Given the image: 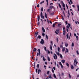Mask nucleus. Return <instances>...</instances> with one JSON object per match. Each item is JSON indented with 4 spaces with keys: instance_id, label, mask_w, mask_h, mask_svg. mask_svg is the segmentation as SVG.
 Wrapping results in <instances>:
<instances>
[{
    "instance_id": "11",
    "label": "nucleus",
    "mask_w": 79,
    "mask_h": 79,
    "mask_svg": "<svg viewBox=\"0 0 79 79\" xmlns=\"http://www.w3.org/2000/svg\"><path fill=\"white\" fill-rule=\"evenodd\" d=\"M40 72H41V70H40V69H39L38 70V74H40Z\"/></svg>"
},
{
    "instance_id": "21",
    "label": "nucleus",
    "mask_w": 79,
    "mask_h": 79,
    "mask_svg": "<svg viewBox=\"0 0 79 79\" xmlns=\"http://www.w3.org/2000/svg\"><path fill=\"white\" fill-rule=\"evenodd\" d=\"M59 6L60 8H61V10H62V9H61V5H60V4L59 3Z\"/></svg>"
},
{
    "instance_id": "1",
    "label": "nucleus",
    "mask_w": 79,
    "mask_h": 79,
    "mask_svg": "<svg viewBox=\"0 0 79 79\" xmlns=\"http://www.w3.org/2000/svg\"><path fill=\"white\" fill-rule=\"evenodd\" d=\"M78 63V62L77 61V60H76V58H75L74 60V64H73V65L74 66H76V65L77 64V63Z\"/></svg>"
},
{
    "instance_id": "37",
    "label": "nucleus",
    "mask_w": 79,
    "mask_h": 79,
    "mask_svg": "<svg viewBox=\"0 0 79 79\" xmlns=\"http://www.w3.org/2000/svg\"><path fill=\"white\" fill-rule=\"evenodd\" d=\"M68 14L69 16H70V13H69V10H68Z\"/></svg>"
},
{
    "instance_id": "24",
    "label": "nucleus",
    "mask_w": 79,
    "mask_h": 79,
    "mask_svg": "<svg viewBox=\"0 0 79 79\" xmlns=\"http://www.w3.org/2000/svg\"><path fill=\"white\" fill-rule=\"evenodd\" d=\"M74 43L73 42L72 43V47H74Z\"/></svg>"
},
{
    "instance_id": "28",
    "label": "nucleus",
    "mask_w": 79,
    "mask_h": 79,
    "mask_svg": "<svg viewBox=\"0 0 79 79\" xmlns=\"http://www.w3.org/2000/svg\"><path fill=\"white\" fill-rule=\"evenodd\" d=\"M65 47H67L68 45V43H65Z\"/></svg>"
},
{
    "instance_id": "7",
    "label": "nucleus",
    "mask_w": 79,
    "mask_h": 79,
    "mask_svg": "<svg viewBox=\"0 0 79 79\" xmlns=\"http://www.w3.org/2000/svg\"><path fill=\"white\" fill-rule=\"evenodd\" d=\"M55 32L56 34H58V33H59V30H56V31H55Z\"/></svg>"
},
{
    "instance_id": "38",
    "label": "nucleus",
    "mask_w": 79,
    "mask_h": 79,
    "mask_svg": "<svg viewBox=\"0 0 79 79\" xmlns=\"http://www.w3.org/2000/svg\"><path fill=\"white\" fill-rule=\"evenodd\" d=\"M59 63L60 65H62V64H61V62H59Z\"/></svg>"
},
{
    "instance_id": "51",
    "label": "nucleus",
    "mask_w": 79,
    "mask_h": 79,
    "mask_svg": "<svg viewBox=\"0 0 79 79\" xmlns=\"http://www.w3.org/2000/svg\"><path fill=\"white\" fill-rule=\"evenodd\" d=\"M52 71L53 73H54V70H53V69H52Z\"/></svg>"
},
{
    "instance_id": "33",
    "label": "nucleus",
    "mask_w": 79,
    "mask_h": 79,
    "mask_svg": "<svg viewBox=\"0 0 79 79\" xmlns=\"http://www.w3.org/2000/svg\"><path fill=\"white\" fill-rule=\"evenodd\" d=\"M50 48L51 50H52V45H50Z\"/></svg>"
},
{
    "instance_id": "5",
    "label": "nucleus",
    "mask_w": 79,
    "mask_h": 79,
    "mask_svg": "<svg viewBox=\"0 0 79 79\" xmlns=\"http://www.w3.org/2000/svg\"><path fill=\"white\" fill-rule=\"evenodd\" d=\"M53 57L54 60H56V58L57 59V56L55 54H54V56H53Z\"/></svg>"
},
{
    "instance_id": "2",
    "label": "nucleus",
    "mask_w": 79,
    "mask_h": 79,
    "mask_svg": "<svg viewBox=\"0 0 79 79\" xmlns=\"http://www.w3.org/2000/svg\"><path fill=\"white\" fill-rule=\"evenodd\" d=\"M38 51L39 52H37V56H39V55L40 56V49H39L38 50Z\"/></svg>"
},
{
    "instance_id": "55",
    "label": "nucleus",
    "mask_w": 79,
    "mask_h": 79,
    "mask_svg": "<svg viewBox=\"0 0 79 79\" xmlns=\"http://www.w3.org/2000/svg\"><path fill=\"white\" fill-rule=\"evenodd\" d=\"M50 73V71H48L47 72V74H49Z\"/></svg>"
},
{
    "instance_id": "22",
    "label": "nucleus",
    "mask_w": 79,
    "mask_h": 79,
    "mask_svg": "<svg viewBox=\"0 0 79 79\" xmlns=\"http://www.w3.org/2000/svg\"><path fill=\"white\" fill-rule=\"evenodd\" d=\"M38 38L39 39H41V36L40 35H39L38 37Z\"/></svg>"
},
{
    "instance_id": "58",
    "label": "nucleus",
    "mask_w": 79,
    "mask_h": 79,
    "mask_svg": "<svg viewBox=\"0 0 79 79\" xmlns=\"http://www.w3.org/2000/svg\"><path fill=\"white\" fill-rule=\"evenodd\" d=\"M38 70V69H36V73H37V70Z\"/></svg>"
},
{
    "instance_id": "40",
    "label": "nucleus",
    "mask_w": 79,
    "mask_h": 79,
    "mask_svg": "<svg viewBox=\"0 0 79 79\" xmlns=\"http://www.w3.org/2000/svg\"><path fill=\"white\" fill-rule=\"evenodd\" d=\"M62 6L64 7H65V4H62Z\"/></svg>"
},
{
    "instance_id": "12",
    "label": "nucleus",
    "mask_w": 79,
    "mask_h": 79,
    "mask_svg": "<svg viewBox=\"0 0 79 79\" xmlns=\"http://www.w3.org/2000/svg\"><path fill=\"white\" fill-rule=\"evenodd\" d=\"M50 15H51V16H53V15H55V13H50Z\"/></svg>"
},
{
    "instance_id": "57",
    "label": "nucleus",
    "mask_w": 79,
    "mask_h": 79,
    "mask_svg": "<svg viewBox=\"0 0 79 79\" xmlns=\"http://www.w3.org/2000/svg\"><path fill=\"white\" fill-rule=\"evenodd\" d=\"M53 69H54V70L55 71L56 69H55V67H53Z\"/></svg>"
},
{
    "instance_id": "13",
    "label": "nucleus",
    "mask_w": 79,
    "mask_h": 79,
    "mask_svg": "<svg viewBox=\"0 0 79 79\" xmlns=\"http://www.w3.org/2000/svg\"><path fill=\"white\" fill-rule=\"evenodd\" d=\"M66 34V31L64 30H63V34L64 35H65V34Z\"/></svg>"
},
{
    "instance_id": "61",
    "label": "nucleus",
    "mask_w": 79,
    "mask_h": 79,
    "mask_svg": "<svg viewBox=\"0 0 79 79\" xmlns=\"http://www.w3.org/2000/svg\"><path fill=\"white\" fill-rule=\"evenodd\" d=\"M63 30H64H64H65V27H63Z\"/></svg>"
},
{
    "instance_id": "3",
    "label": "nucleus",
    "mask_w": 79,
    "mask_h": 79,
    "mask_svg": "<svg viewBox=\"0 0 79 79\" xmlns=\"http://www.w3.org/2000/svg\"><path fill=\"white\" fill-rule=\"evenodd\" d=\"M45 43V42L44 41V39H41V41L40 42V43L41 44H44V43Z\"/></svg>"
},
{
    "instance_id": "64",
    "label": "nucleus",
    "mask_w": 79,
    "mask_h": 79,
    "mask_svg": "<svg viewBox=\"0 0 79 79\" xmlns=\"http://www.w3.org/2000/svg\"><path fill=\"white\" fill-rule=\"evenodd\" d=\"M44 48L45 51H46V47H45Z\"/></svg>"
},
{
    "instance_id": "23",
    "label": "nucleus",
    "mask_w": 79,
    "mask_h": 79,
    "mask_svg": "<svg viewBox=\"0 0 79 79\" xmlns=\"http://www.w3.org/2000/svg\"><path fill=\"white\" fill-rule=\"evenodd\" d=\"M43 60L44 61H45L46 60V59L44 58V56H43Z\"/></svg>"
},
{
    "instance_id": "48",
    "label": "nucleus",
    "mask_w": 79,
    "mask_h": 79,
    "mask_svg": "<svg viewBox=\"0 0 79 79\" xmlns=\"http://www.w3.org/2000/svg\"><path fill=\"white\" fill-rule=\"evenodd\" d=\"M37 7H38V8H39V7H40V6L39 5V4H38L37 5Z\"/></svg>"
},
{
    "instance_id": "29",
    "label": "nucleus",
    "mask_w": 79,
    "mask_h": 79,
    "mask_svg": "<svg viewBox=\"0 0 79 79\" xmlns=\"http://www.w3.org/2000/svg\"><path fill=\"white\" fill-rule=\"evenodd\" d=\"M67 39H68L69 38V36L68 35V34H67L66 35Z\"/></svg>"
},
{
    "instance_id": "9",
    "label": "nucleus",
    "mask_w": 79,
    "mask_h": 79,
    "mask_svg": "<svg viewBox=\"0 0 79 79\" xmlns=\"http://www.w3.org/2000/svg\"><path fill=\"white\" fill-rule=\"evenodd\" d=\"M42 30L44 32H45V30L44 29V28L43 27H42Z\"/></svg>"
},
{
    "instance_id": "39",
    "label": "nucleus",
    "mask_w": 79,
    "mask_h": 79,
    "mask_svg": "<svg viewBox=\"0 0 79 79\" xmlns=\"http://www.w3.org/2000/svg\"><path fill=\"white\" fill-rule=\"evenodd\" d=\"M42 35L44 37V36H45V33H43L42 34Z\"/></svg>"
},
{
    "instance_id": "59",
    "label": "nucleus",
    "mask_w": 79,
    "mask_h": 79,
    "mask_svg": "<svg viewBox=\"0 0 79 79\" xmlns=\"http://www.w3.org/2000/svg\"><path fill=\"white\" fill-rule=\"evenodd\" d=\"M56 40L57 42H58V38H56Z\"/></svg>"
},
{
    "instance_id": "49",
    "label": "nucleus",
    "mask_w": 79,
    "mask_h": 79,
    "mask_svg": "<svg viewBox=\"0 0 79 79\" xmlns=\"http://www.w3.org/2000/svg\"><path fill=\"white\" fill-rule=\"evenodd\" d=\"M69 26H67V28L66 29H69Z\"/></svg>"
},
{
    "instance_id": "50",
    "label": "nucleus",
    "mask_w": 79,
    "mask_h": 79,
    "mask_svg": "<svg viewBox=\"0 0 79 79\" xmlns=\"http://www.w3.org/2000/svg\"><path fill=\"white\" fill-rule=\"evenodd\" d=\"M39 64H37V68H39Z\"/></svg>"
},
{
    "instance_id": "52",
    "label": "nucleus",
    "mask_w": 79,
    "mask_h": 79,
    "mask_svg": "<svg viewBox=\"0 0 79 79\" xmlns=\"http://www.w3.org/2000/svg\"><path fill=\"white\" fill-rule=\"evenodd\" d=\"M41 11H43V7H41Z\"/></svg>"
},
{
    "instance_id": "45",
    "label": "nucleus",
    "mask_w": 79,
    "mask_h": 79,
    "mask_svg": "<svg viewBox=\"0 0 79 79\" xmlns=\"http://www.w3.org/2000/svg\"><path fill=\"white\" fill-rule=\"evenodd\" d=\"M44 77H47V74H46V73H45L44 74Z\"/></svg>"
},
{
    "instance_id": "4",
    "label": "nucleus",
    "mask_w": 79,
    "mask_h": 79,
    "mask_svg": "<svg viewBox=\"0 0 79 79\" xmlns=\"http://www.w3.org/2000/svg\"><path fill=\"white\" fill-rule=\"evenodd\" d=\"M41 17L43 19H44V16H43V13L42 12H41L40 14Z\"/></svg>"
},
{
    "instance_id": "16",
    "label": "nucleus",
    "mask_w": 79,
    "mask_h": 79,
    "mask_svg": "<svg viewBox=\"0 0 79 79\" xmlns=\"http://www.w3.org/2000/svg\"><path fill=\"white\" fill-rule=\"evenodd\" d=\"M61 61L62 63H65V60H62Z\"/></svg>"
},
{
    "instance_id": "46",
    "label": "nucleus",
    "mask_w": 79,
    "mask_h": 79,
    "mask_svg": "<svg viewBox=\"0 0 79 79\" xmlns=\"http://www.w3.org/2000/svg\"><path fill=\"white\" fill-rule=\"evenodd\" d=\"M50 9H48V10H47L48 12H50Z\"/></svg>"
},
{
    "instance_id": "47",
    "label": "nucleus",
    "mask_w": 79,
    "mask_h": 79,
    "mask_svg": "<svg viewBox=\"0 0 79 79\" xmlns=\"http://www.w3.org/2000/svg\"><path fill=\"white\" fill-rule=\"evenodd\" d=\"M66 6L67 9H69V8H68V5H67V4H66Z\"/></svg>"
},
{
    "instance_id": "32",
    "label": "nucleus",
    "mask_w": 79,
    "mask_h": 79,
    "mask_svg": "<svg viewBox=\"0 0 79 79\" xmlns=\"http://www.w3.org/2000/svg\"><path fill=\"white\" fill-rule=\"evenodd\" d=\"M56 24L55 23H54L53 25V27H55V25Z\"/></svg>"
},
{
    "instance_id": "8",
    "label": "nucleus",
    "mask_w": 79,
    "mask_h": 79,
    "mask_svg": "<svg viewBox=\"0 0 79 79\" xmlns=\"http://www.w3.org/2000/svg\"><path fill=\"white\" fill-rule=\"evenodd\" d=\"M53 8V7L52 6H50L49 7V9H50V10H52V8Z\"/></svg>"
},
{
    "instance_id": "30",
    "label": "nucleus",
    "mask_w": 79,
    "mask_h": 79,
    "mask_svg": "<svg viewBox=\"0 0 79 79\" xmlns=\"http://www.w3.org/2000/svg\"><path fill=\"white\" fill-rule=\"evenodd\" d=\"M53 76L54 77V78H56V75L55 74H53Z\"/></svg>"
},
{
    "instance_id": "10",
    "label": "nucleus",
    "mask_w": 79,
    "mask_h": 79,
    "mask_svg": "<svg viewBox=\"0 0 79 79\" xmlns=\"http://www.w3.org/2000/svg\"><path fill=\"white\" fill-rule=\"evenodd\" d=\"M37 19L38 20V21H39V20H40V15H38V17Z\"/></svg>"
},
{
    "instance_id": "25",
    "label": "nucleus",
    "mask_w": 79,
    "mask_h": 79,
    "mask_svg": "<svg viewBox=\"0 0 79 79\" xmlns=\"http://www.w3.org/2000/svg\"><path fill=\"white\" fill-rule=\"evenodd\" d=\"M47 2V5L48 6V0H46Z\"/></svg>"
},
{
    "instance_id": "17",
    "label": "nucleus",
    "mask_w": 79,
    "mask_h": 79,
    "mask_svg": "<svg viewBox=\"0 0 79 79\" xmlns=\"http://www.w3.org/2000/svg\"><path fill=\"white\" fill-rule=\"evenodd\" d=\"M66 51H65V53H66V52L68 53V49L66 48Z\"/></svg>"
},
{
    "instance_id": "60",
    "label": "nucleus",
    "mask_w": 79,
    "mask_h": 79,
    "mask_svg": "<svg viewBox=\"0 0 79 79\" xmlns=\"http://www.w3.org/2000/svg\"><path fill=\"white\" fill-rule=\"evenodd\" d=\"M65 23L67 25L68 24V22H67V21H65Z\"/></svg>"
},
{
    "instance_id": "6",
    "label": "nucleus",
    "mask_w": 79,
    "mask_h": 79,
    "mask_svg": "<svg viewBox=\"0 0 79 79\" xmlns=\"http://www.w3.org/2000/svg\"><path fill=\"white\" fill-rule=\"evenodd\" d=\"M39 34V31H38L37 32H35V37H37V35Z\"/></svg>"
},
{
    "instance_id": "43",
    "label": "nucleus",
    "mask_w": 79,
    "mask_h": 79,
    "mask_svg": "<svg viewBox=\"0 0 79 79\" xmlns=\"http://www.w3.org/2000/svg\"><path fill=\"white\" fill-rule=\"evenodd\" d=\"M49 77L50 79H52V76L51 75L49 76Z\"/></svg>"
},
{
    "instance_id": "18",
    "label": "nucleus",
    "mask_w": 79,
    "mask_h": 79,
    "mask_svg": "<svg viewBox=\"0 0 79 79\" xmlns=\"http://www.w3.org/2000/svg\"><path fill=\"white\" fill-rule=\"evenodd\" d=\"M44 15L45 16L46 18H47V14L46 13H45Z\"/></svg>"
},
{
    "instance_id": "36",
    "label": "nucleus",
    "mask_w": 79,
    "mask_h": 79,
    "mask_svg": "<svg viewBox=\"0 0 79 79\" xmlns=\"http://www.w3.org/2000/svg\"><path fill=\"white\" fill-rule=\"evenodd\" d=\"M66 64L67 66L68 67H69V64H68V63H66Z\"/></svg>"
},
{
    "instance_id": "54",
    "label": "nucleus",
    "mask_w": 79,
    "mask_h": 79,
    "mask_svg": "<svg viewBox=\"0 0 79 79\" xmlns=\"http://www.w3.org/2000/svg\"><path fill=\"white\" fill-rule=\"evenodd\" d=\"M62 20H64V18L63 17V16H62Z\"/></svg>"
},
{
    "instance_id": "63",
    "label": "nucleus",
    "mask_w": 79,
    "mask_h": 79,
    "mask_svg": "<svg viewBox=\"0 0 79 79\" xmlns=\"http://www.w3.org/2000/svg\"><path fill=\"white\" fill-rule=\"evenodd\" d=\"M66 31H67V32H68V31H69V29H66Z\"/></svg>"
},
{
    "instance_id": "19",
    "label": "nucleus",
    "mask_w": 79,
    "mask_h": 79,
    "mask_svg": "<svg viewBox=\"0 0 79 79\" xmlns=\"http://www.w3.org/2000/svg\"><path fill=\"white\" fill-rule=\"evenodd\" d=\"M57 50H58V52H60V47H58Z\"/></svg>"
},
{
    "instance_id": "27",
    "label": "nucleus",
    "mask_w": 79,
    "mask_h": 79,
    "mask_svg": "<svg viewBox=\"0 0 79 79\" xmlns=\"http://www.w3.org/2000/svg\"><path fill=\"white\" fill-rule=\"evenodd\" d=\"M60 58H63V56H62V55L61 54H60Z\"/></svg>"
},
{
    "instance_id": "26",
    "label": "nucleus",
    "mask_w": 79,
    "mask_h": 79,
    "mask_svg": "<svg viewBox=\"0 0 79 79\" xmlns=\"http://www.w3.org/2000/svg\"><path fill=\"white\" fill-rule=\"evenodd\" d=\"M36 50H37V48H34V50H33L34 52H36Z\"/></svg>"
},
{
    "instance_id": "56",
    "label": "nucleus",
    "mask_w": 79,
    "mask_h": 79,
    "mask_svg": "<svg viewBox=\"0 0 79 79\" xmlns=\"http://www.w3.org/2000/svg\"><path fill=\"white\" fill-rule=\"evenodd\" d=\"M60 48H63V45H60Z\"/></svg>"
},
{
    "instance_id": "15",
    "label": "nucleus",
    "mask_w": 79,
    "mask_h": 79,
    "mask_svg": "<svg viewBox=\"0 0 79 79\" xmlns=\"http://www.w3.org/2000/svg\"><path fill=\"white\" fill-rule=\"evenodd\" d=\"M65 48L64 47L62 48V52H64V51H65Z\"/></svg>"
},
{
    "instance_id": "42",
    "label": "nucleus",
    "mask_w": 79,
    "mask_h": 79,
    "mask_svg": "<svg viewBox=\"0 0 79 79\" xmlns=\"http://www.w3.org/2000/svg\"><path fill=\"white\" fill-rule=\"evenodd\" d=\"M76 38L77 40H78V36H76Z\"/></svg>"
},
{
    "instance_id": "62",
    "label": "nucleus",
    "mask_w": 79,
    "mask_h": 79,
    "mask_svg": "<svg viewBox=\"0 0 79 79\" xmlns=\"http://www.w3.org/2000/svg\"><path fill=\"white\" fill-rule=\"evenodd\" d=\"M57 55H58V56H60V53H59V52H57Z\"/></svg>"
},
{
    "instance_id": "41",
    "label": "nucleus",
    "mask_w": 79,
    "mask_h": 79,
    "mask_svg": "<svg viewBox=\"0 0 79 79\" xmlns=\"http://www.w3.org/2000/svg\"><path fill=\"white\" fill-rule=\"evenodd\" d=\"M68 25L69 26L70 28H71V25H70L69 24V23H68Z\"/></svg>"
},
{
    "instance_id": "35",
    "label": "nucleus",
    "mask_w": 79,
    "mask_h": 79,
    "mask_svg": "<svg viewBox=\"0 0 79 79\" xmlns=\"http://www.w3.org/2000/svg\"><path fill=\"white\" fill-rule=\"evenodd\" d=\"M69 77L70 79H71V75H70V74H69Z\"/></svg>"
},
{
    "instance_id": "14",
    "label": "nucleus",
    "mask_w": 79,
    "mask_h": 79,
    "mask_svg": "<svg viewBox=\"0 0 79 79\" xmlns=\"http://www.w3.org/2000/svg\"><path fill=\"white\" fill-rule=\"evenodd\" d=\"M61 24H58V27H61Z\"/></svg>"
},
{
    "instance_id": "44",
    "label": "nucleus",
    "mask_w": 79,
    "mask_h": 79,
    "mask_svg": "<svg viewBox=\"0 0 79 79\" xmlns=\"http://www.w3.org/2000/svg\"><path fill=\"white\" fill-rule=\"evenodd\" d=\"M43 3H44V1H42L40 3V4H42Z\"/></svg>"
},
{
    "instance_id": "20",
    "label": "nucleus",
    "mask_w": 79,
    "mask_h": 79,
    "mask_svg": "<svg viewBox=\"0 0 79 79\" xmlns=\"http://www.w3.org/2000/svg\"><path fill=\"white\" fill-rule=\"evenodd\" d=\"M71 69H74V66H73V65H71Z\"/></svg>"
},
{
    "instance_id": "31",
    "label": "nucleus",
    "mask_w": 79,
    "mask_h": 79,
    "mask_svg": "<svg viewBox=\"0 0 79 79\" xmlns=\"http://www.w3.org/2000/svg\"><path fill=\"white\" fill-rule=\"evenodd\" d=\"M46 36L47 40H48V35H46Z\"/></svg>"
},
{
    "instance_id": "53",
    "label": "nucleus",
    "mask_w": 79,
    "mask_h": 79,
    "mask_svg": "<svg viewBox=\"0 0 79 79\" xmlns=\"http://www.w3.org/2000/svg\"><path fill=\"white\" fill-rule=\"evenodd\" d=\"M70 2H71V4H73V2H72V0H70Z\"/></svg>"
},
{
    "instance_id": "34",
    "label": "nucleus",
    "mask_w": 79,
    "mask_h": 79,
    "mask_svg": "<svg viewBox=\"0 0 79 79\" xmlns=\"http://www.w3.org/2000/svg\"><path fill=\"white\" fill-rule=\"evenodd\" d=\"M48 60L49 61H50V58H49L48 57Z\"/></svg>"
}]
</instances>
